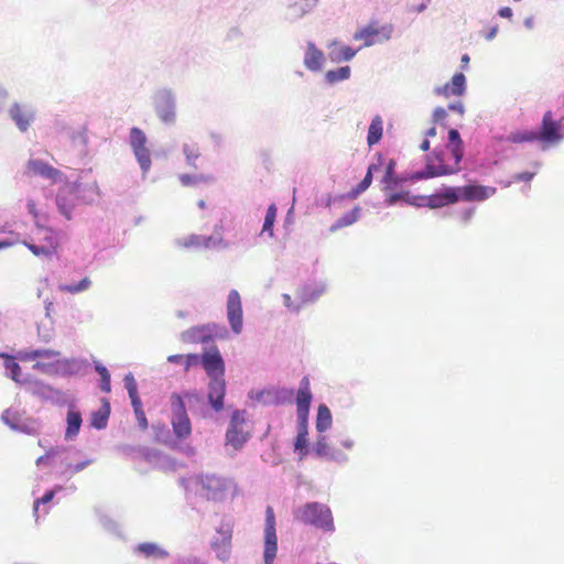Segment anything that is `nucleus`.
<instances>
[{
  "instance_id": "obj_1",
  "label": "nucleus",
  "mask_w": 564,
  "mask_h": 564,
  "mask_svg": "<svg viewBox=\"0 0 564 564\" xmlns=\"http://www.w3.org/2000/svg\"><path fill=\"white\" fill-rule=\"evenodd\" d=\"M496 187L470 183L464 186L443 185L431 195H412L410 191L388 189L384 194L383 205L392 207L397 204H405L414 207L441 208L451 204L465 202H482L496 193Z\"/></svg>"
},
{
  "instance_id": "obj_2",
  "label": "nucleus",
  "mask_w": 564,
  "mask_h": 564,
  "mask_svg": "<svg viewBox=\"0 0 564 564\" xmlns=\"http://www.w3.org/2000/svg\"><path fill=\"white\" fill-rule=\"evenodd\" d=\"M91 170H84L73 182H66L61 186L55 196V204L58 213L67 220L73 219V212L79 205H90L99 196L100 191L95 180L84 182V177L90 174Z\"/></svg>"
},
{
  "instance_id": "obj_3",
  "label": "nucleus",
  "mask_w": 564,
  "mask_h": 564,
  "mask_svg": "<svg viewBox=\"0 0 564 564\" xmlns=\"http://www.w3.org/2000/svg\"><path fill=\"white\" fill-rule=\"evenodd\" d=\"M202 367L209 379L207 384L208 404L214 412L219 413L225 408L227 384L225 360L216 345L204 348Z\"/></svg>"
},
{
  "instance_id": "obj_4",
  "label": "nucleus",
  "mask_w": 564,
  "mask_h": 564,
  "mask_svg": "<svg viewBox=\"0 0 564 564\" xmlns=\"http://www.w3.org/2000/svg\"><path fill=\"white\" fill-rule=\"evenodd\" d=\"M296 519L324 532L333 533L335 531L330 508L318 501L306 502L296 511Z\"/></svg>"
},
{
  "instance_id": "obj_5",
  "label": "nucleus",
  "mask_w": 564,
  "mask_h": 564,
  "mask_svg": "<svg viewBox=\"0 0 564 564\" xmlns=\"http://www.w3.org/2000/svg\"><path fill=\"white\" fill-rule=\"evenodd\" d=\"M7 119L21 134H26L37 120L35 105L26 100H13L4 112Z\"/></svg>"
},
{
  "instance_id": "obj_6",
  "label": "nucleus",
  "mask_w": 564,
  "mask_h": 564,
  "mask_svg": "<svg viewBox=\"0 0 564 564\" xmlns=\"http://www.w3.org/2000/svg\"><path fill=\"white\" fill-rule=\"evenodd\" d=\"M23 389L34 398H37L42 402H47L56 406H64L68 403L67 393L61 389L54 388L53 386L37 379L33 375L25 379Z\"/></svg>"
},
{
  "instance_id": "obj_7",
  "label": "nucleus",
  "mask_w": 564,
  "mask_h": 564,
  "mask_svg": "<svg viewBox=\"0 0 564 564\" xmlns=\"http://www.w3.org/2000/svg\"><path fill=\"white\" fill-rule=\"evenodd\" d=\"M313 401L311 383L308 376H304L296 390V432L297 434L308 435L310 410Z\"/></svg>"
},
{
  "instance_id": "obj_8",
  "label": "nucleus",
  "mask_w": 564,
  "mask_h": 564,
  "mask_svg": "<svg viewBox=\"0 0 564 564\" xmlns=\"http://www.w3.org/2000/svg\"><path fill=\"white\" fill-rule=\"evenodd\" d=\"M171 425L173 435L181 443L187 440L193 432L192 422L183 400L176 395L170 397Z\"/></svg>"
},
{
  "instance_id": "obj_9",
  "label": "nucleus",
  "mask_w": 564,
  "mask_h": 564,
  "mask_svg": "<svg viewBox=\"0 0 564 564\" xmlns=\"http://www.w3.org/2000/svg\"><path fill=\"white\" fill-rule=\"evenodd\" d=\"M152 106L160 121L172 126L176 121V95L169 87L156 89L152 96Z\"/></svg>"
},
{
  "instance_id": "obj_10",
  "label": "nucleus",
  "mask_w": 564,
  "mask_h": 564,
  "mask_svg": "<svg viewBox=\"0 0 564 564\" xmlns=\"http://www.w3.org/2000/svg\"><path fill=\"white\" fill-rule=\"evenodd\" d=\"M563 126L561 121L553 119L551 110L544 112L539 128L535 130L536 139L542 143V150L549 145L558 143L564 139Z\"/></svg>"
},
{
  "instance_id": "obj_11",
  "label": "nucleus",
  "mask_w": 564,
  "mask_h": 564,
  "mask_svg": "<svg viewBox=\"0 0 564 564\" xmlns=\"http://www.w3.org/2000/svg\"><path fill=\"white\" fill-rule=\"evenodd\" d=\"M147 142L148 138L142 129L138 127L130 129L129 145L143 175H145L152 166L151 152L147 147Z\"/></svg>"
},
{
  "instance_id": "obj_12",
  "label": "nucleus",
  "mask_w": 564,
  "mask_h": 564,
  "mask_svg": "<svg viewBox=\"0 0 564 564\" xmlns=\"http://www.w3.org/2000/svg\"><path fill=\"white\" fill-rule=\"evenodd\" d=\"M1 420L12 431L26 435H37L41 431V423L37 419L25 416L24 413L11 408L2 412Z\"/></svg>"
},
{
  "instance_id": "obj_13",
  "label": "nucleus",
  "mask_w": 564,
  "mask_h": 564,
  "mask_svg": "<svg viewBox=\"0 0 564 564\" xmlns=\"http://www.w3.org/2000/svg\"><path fill=\"white\" fill-rule=\"evenodd\" d=\"M197 481L205 490V497L213 501H223L226 499L228 490L232 481L228 478L217 476L215 474H203Z\"/></svg>"
},
{
  "instance_id": "obj_14",
  "label": "nucleus",
  "mask_w": 564,
  "mask_h": 564,
  "mask_svg": "<svg viewBox=\"0 0 564 564\" xmlns=\"http://www.w3.org/2000/svg\"><path fill=\"white\" fill-rule=\"evenodd\" d=\"M172 394H176L183 400L187 412L191 411L192 414H197L203 419L209 417V409H213L208 404L207 398L205 399L202 390L187 389L181 392H173Z\"/></svg>"
},
{
  "instance_id": "obj_15",
  "label": "nucleus",
  "mask_w": 564,
  "mask_h": 564,
  "mask_svg": "<svg viewBox=\"0 0 564 564\" xmlns=\"http://www.w3.org/2000/svg\"><path fill=\"white\" fill-rule=\"evenodd\" d=\"M227 318L234 334L239 335L243 327L241 297L237 290H230L226 303Z\"/></svg>"
},
{
  "instance_id": "obj_16",
  "label": "nucleus",
  "mask_w": 564,
  "mask_h": 564,
  "mask_svg": "<svg viewBox=\"0 0 564 564\" xmlns=\"http://www.w3.org/2000/svg\"><path fill=\"white\" fill-rule=\"evenodd\" d=\"M460 171V165L437 164L430 159H424V167L414 171V177L419 181L430 180L438 176L456 174Z\"/></svg>"
},
{
  "instance_id": "obj_17",
  "label": "nucleus",
  "mask_w": 564,
  "mask_h": 564,
  "mask_svg": "<svg viewBox=\"0 0 564 564\" xmlns=\"http://www.w3.org/2000/svg\"><path fill=\"white\" fill-rule=\"evenodd\" d=\"M0 359L3 360L6 377L10 378L17 384L23 388L26 382L25 379L30 378L32 375L22 372V368L18 362V354L11 355L9 352L0 351Z\"/></svg>"
},
{
  "instance_id": "obj_18",
  "label": "nucleus",
  "mask_w": 564,
  "mask_h": 564,
  "mask_svg": "<svg viewBox=\"0 0 564 564\" xmlns=\"http://www.w3.org/2000/svg\"><path fill=\"white\" fill-rule=\"evenodd\" d=\"M88 367L89 362L84 358L57 359L56 377L67 378L83 375Z\"/></svg>"
},
{
  "instance_id": "obj_19",
  "label": "nucleus",
  "mask_w": 564,
  "mask_h": 564,
  "mask_svg": "<svg viewBox=\"0 0 564 564\" xmlns=\"http://www.w3.org/2000/svg\"><path fill=\"white\" fill-rule=\"evenodd\" d=\"M278 538L275 530V516L272 507H267L264 524V551L263 554L276 555Z\"/></svg>"
},
{
  "instance_id": "obj_20",
  "label": "nucleus",
  "mask_w": 564,
  "mask_h": 564,
  "mask_svg": "<svg viewBox=\"0 0 564 564\" xmlns=\"http://www.w3.org/2000/svg\"><path fill=\"white\" fill-rule=\"evenodd\" d=\"M26 173L41 176L52 182L62 177V172L41 159H30L26 163Z\"/></svg>"
},
{
  "instance_id": "obj_21",
  "label": "nucleus",
  "mask_w": 564,
  "mask_h": 564,
  "mask_svg": "<svg viewBox=\"0 0 564 564\" xmlns=\"http://www.w3.org/2000/svg\"><path fill=\"white\" fill-rule=\"evenodd\" d=\"M318 2L319 0H300L289 3L285 9L284 19L289 22H295L311 13Z\"/></svg>"
},
{
  "instance_id": "obj_22",
  "label": "nucleus",
  "mask_w": 564,
  "mask_h": 564,
  "mask_svg": "<svg viewBox=\"0 0 564 564\" xmlns=\"http://www.w3.org/2000/svg\"><path fill=\"white\" fill-rule=\"evenodd\" d=\"M217 533L219 536L215 538L210 542V547L216 552L217 557L225 562L230 556L229 546L231 541V530L221 525L217 529Z\"/></svg>"
},
{
  "instance_id": "obj_23",
  "label": "nucleus",
  "mask_w": 564,
  "mask_h": 564,
  "mask_svg": "<svg viewBox=\"0 0 564 564\" xmlns=\"http://www.w3.org/2000/svg\"><path fill=\"white\" fill-rule=\"evenodd\" d=\"M325 55L314 42L308 41L306 43V50L304 53L303 64L310 72L317 73L324 67Z\"/></svg>"
},
{
  "instance_id": "obj_24",
  "label": "nucleus",
  "mask_w": 564,
  "mask_h": 564,
  "mask_svg": "<svg viewBox=\"0 0 564 564\" xmlns=\"http://www.w3.org/2000/svg\"><path fill=\"white\" fill-rule=\"evenodd\" d=\"M133 554L145 560H166L170 557L169 551L155 542H141L133 547Z\"/></svg>"
},
{
  "instance_id": "obj_25",
  "label": "nucleus",
  "mask_w": 564,
  "mask_h": 564,
  "mask_svg": "<svg viewBox=\"0 0 564 564\" xmlns=\"http://www.w3.org/2000/svg\"><path fill=\"white\" fill-rule=\"evenodd\" d=\"M446 150L456 165H460L464 158V142L456 128L448 129Z\"/></svg>"
},
{
  "instance_id": "obj_26",
  "label": "nucleus",
  "mask_w": 564,
  "mask_h": 564,
  "mask_svg": "<svg viewBox=\"0 0 564 564\" xmlns=\"http://www.w3.org/2000/svg\"><path fill=\"white\" fill-rule=\"evenodd\" d=\"M100 403V408L93 411L89 419L90 426L98 431L107 427L111 413L110 401L107 398H101Z\"/></svg>"
},
{
  "instance_id": "obj_27",
  "label": "nucleus",
  "mask_w": 564,
  "mask_h": 564,
  "mask_svg": "<svg viewBox=\"0 0 564 564\" xmlns=\"http://www.w3.org/2000/svg\"><path fill=\"white\" fill-rule=\"evenodd\" d=\"M326 291L325 282H311L302 285L297 291V297L302 304L313 303Z\"/></svg>"
},
{
  "instance_id": "obj_28",
  "label": "nucleus",
  "mask_w": 564,
  "mask_h": 564,
  "mask_svg": "<svg viewBox=\"0 0 564 564\" xmlns=\"http://www.w3.org/2000/svg\"><path fill=\"white\" fill-rule=\"evenodd\" d=\"M83 424L82 413L75 409L74 404L68 405V411L66 414V431H65V440L73 441L79 434L80 427Z\"/></svg>"
},
{
  "instance_id": "obj_29",
  "label": "nucleus",
  "mask_w": 564,
  "mask_h": 564,
  "mask_svg": "<svg viewBox=\"0 0 564 564\" xmlns=\"http://www.w3.org/2000/svg\"><path fill=\"white\" fill-rule=\"evenodd\" d=\"M151 427L156 443L163 444L172 449L178 447V443L181 442L175 438L173 430L171 431L165 423H153Z\"/></svg>"
},
{
  "instance_id": "obj_30",
  "label": "nucleus",
  "mask_w": 564,
  "mask_h": 564,
  "mask_svg": "<svg viewBox=\"0 0 564 564\" xmlns=\"http://www.w3.org/2000/svg\"><path fill=\"white\" fill-rule=\"evenodd\" d=\"M416 182L419 180L414 177V172L397 173L381 184V191L398 189Z\"/></svg>"
},
{
  "instance_id": "obj_31",
  "label": "nucleus",
  "mask_w": 564,
  "mask_h": 564,
  "mask_svg": "<svg viewBox=\"0 0 564 564\" xmlns=\"http://www.w3.org/2000/svg\"><path fill=\"white\" fill-rule=\"evenodd\" d=\"M70 140L73 147L77 150L78 156L82 159L88 156V134H87V128L84 126L78 130H74L70 133Z\"/></svg>"
},
{
  "instance_id": "obj_32",
  "label": "nucleus",
  "mask_w": 564,
  "mask_h": 564,
  "mask_svg": "<svg viewBox=\"0 0 564 564\" xmlns=\"http://www.w3.org/2000/svg\"><path fill=\"white\" fill-rule=\"evenodd\" d=\"M61 355V351L48 349V348H37V349H23L18 351V358L21 361H30L36 360L39 358H55Z\"/></svg>"
},
{
  "instance_id": "obj_33",
  "label": "nucleus",
  "mask_w": 564,
  "mask_h": 564,
  "mask_svg": "<svg viewBox=\"0 0 564 564\" xmlns=\"http://www.w3.org/2000/svg\"><path fill=\"white\" fill-rule=\"evenodd\" d=\"M249 433H245L241 427L228 426L226 431V443L236 451H240L249 441Z\"/></svg>"
},
{
  "instance_id": "obj_34",
  "label": "nucleus",
  "mask_w": 564,
  "mask_h": 564,
  "mask_svg": "<svg viewBox=\"0 0 564 564\" xmlns=\"http://www.w3.org/2000/svg\"><path fill=\"white\" fill-rule=\"evenodd\" d=\"M333 416L329 408L325 403H321L317 408L315 427L318 433H325L332 427Z\"/></svg>"
},
{
  "instance_id": "obj_35",
  "label": "nucleus",
  "mask_w": 564,
  "mask_h": 564,
  "mask_svg": "<svg viewBox=\"0 0 564 564\" xmlns=\"http://www.w3.org/2000/svg\"><path fill=\"white\" fill-rule=\"evenodd\" d=\"M351 76V68L348 65L339 66L335 69H329L324 75V82L329 85L334 86L340 82L348 80Z\"/></svg>"
},
{
  "instance_id": "obj_36",
  "label": "nucleus",
  "mask_w": 564,
  "mask_h": 564,
  "mask_svg": "<svg viewBox=\"0 0 564 564\" xmlns=\"http://www.w3.org/2000/svg\"><path fill=\"white\" fill-rule=\"evenodd\" d=\"M373 177L371 174L366 173L364 178L354 186L348 193L336 195L335 200H345V199H356L358 198L362 193H365L370 185L372 184Z\"/></svg>"
},
{
  "instance_id": "obj_37",
  "label": "nucleus",
  "mask_w": 564,
  "mask_h": 564,
  "mask_svg": "<svg viewBox=\"0 0 564 564\" xmlns=\"http://www.w3.org/2000/svg\"><path fill=\"white\" fill-rule=\"evenodd\" d=\"M36 228L39 234H43L42 240L45 242V246L50 247L52 252L55 253L59 245V232L40 221H36Z\"/></svg>"
},
{
  "instance_id": "obj_38",
  "label": "nucleus",
  "mask_w": 564,
  "mask_h": 564,
  "mask_svg": "<svg viewBox=\"0 0 564 564\" xmlns=\"http://www.w3.org/2000/svg\"><path fill=\"white\" fill-rule=\"evenodd\" d=\"M361 216V208L359 206H355L343 216H340L330 227L329 230L332 232L339 230L344 227L350 226L355 224Z\"/></svg>"
},
{
  "instance_id": "obj_39",
  "label": "nucleus",
  "mask_w": 564,
  "mask_h": 564,
  "mask_svg": "<svg viewBox=\"0 0 564 564\" xmlns=\"http://www.w3.org/2000/svg\"><path fill=\"white\" fill-rule=\"evenodd\" d=\"M212 339V335L207 334L205 326L192 327L182 333V340L185 343H207Z\"/></svg>"
},
{
  "instance_id": "obj_40",
  "label": "nucleus",
  "mask_w": 564,
  "mask_h": 564,
  "mask_svg": "<svg viewBox=\"0 0 564 564\" xmlns=\"http://www.w3.org/2000/svg\"><path fill=\"white\" fill-rule=\"evenodd\" d=\"M383 134V123L380 116H375L370 122L367 134V143L373 147L380 142Z\"/></svg>"
},
{
  "instance_id": "obj_41",
  "label": "nucleus",
  "mask_w": 564,
  "mask_h": 564,
  "mask_svg": "<svg viewBox=\"0 0 564 564\" xmlns=\"http://www.w3.org/2000/svg\"><path fill=\"white\" fill-rule=\"evenodd\" d=\"M357 52L358 50L349 45H343L339 50H332L328 53V57L333 63L339 64L351 61L356 56Z\"/></svg>"
},
{
  "instance_id": "obj_42",
  "label": "nucleus",
  "mask_w": 564,
  "mask_h": 564,
  "mask_svg": "<svg viewBox=\"0 0 564 564\" xmlns=\"http://www.w3.org/2000/svg\"><path fill=\"white\" fill-rule=\"evenodd\" d=\"M64 487L62 485H56L52 489L46 490L41 498L34 500L33 516L35 517V521H37L40 518V506L47 505L48 502H51L54 499L55 495L62 491Z\"/></svg>"
},
{
  "instance_id": "obj_43",
  "label": "nucleus",
  "mask_w": 564,
  "mask_h": 564,
  "mask_svg": "<svg viewBox=\"0 0 564 564\" xmlns=\"http://www.w3.org/2000/svg\"><path fill=\"white\" fill-rule=\"evenodd\" d=\"M91 285V280L88 276L83 278L79 282L76 283H61L58 284V290L61 292L78 294L84 291H87Z\"/></svg>"
},
{
  "instance_id": "obj_44",
  "label": "nucleus",
  "mask_w": 564,
  "mask_h": 564,
  "mask_svg": "<svg viewBox=\"0 0 564 564\" xmlns=\"http://www.w3.org/2000/svg\"><path fill=\"white\" fill-rule=\"evenodd\" d=\"M271 395L273 405H282L295 401L296 393L292 388H279Z\"/></svg>"
},
{
  "instance_id": "obj_45",
  "label": "nucleus",
  "mask_w": 564,
  "mask_h": 564,
  "mask_svg": "<svg viewBox=\"0 0 564 564\" xmlns=\"http://www.w3.org/2000/svg\"><path fill=\"white\" fill-rule=\"evenodd\" d=\"M449 84V90L451 95L453 96H464L466 93L467 84H466V76L463 73H455L451 79Z\"/></svg>"
},
{
  "instance_id": "obj_46",
  "label": "nucleus",
  "mask_w": 564,
  "mask_h": 564,
  "mask_svg": "<svg viewBox=\"0 0 564 564\" xmlns=\"http://www.w3.org/2000/svg\"><path fill=\"white\" fill-rule=\"evenodd\" d=\"M278 208L275 204H270L267 208V213L264 216V221L262 225V234H268L270 238L274 236V223L276 219Z\"/></svg>"
},
{
  "instance_id": "obj_47",
  "label": "nucleus",
  "mask_w": 564,
  "mask_h": 564,
  "mask_svg": "<svg viewBox=\"0 0 564 564\" xmlns=\"http://www.w3.org/2000/svg\"><path fill=\"white\" fill-rule=\"evenodd\" d=\"M506 141L511 143H523L538 141L535 130H521L509 133Z\"/></svg>"
},
{
  "instance_id": "obj_48",
  "label": "nucleus",
  "mask_w": 564,
  "mask_h": 564,
  "mask_svg": "<svg viewBox=\"0 0 564 564\" xmlns=\"http://www.w3.org/2000/svg\"><path fill=\"white\" fill-rule=\"evenodd\" d=\"M93 463V459H85L77 464H70L64 459L61 460V464L65 465V469L61 471V476L66 479L72 478L75 474L80 473L86 467H88Z\"/></svg>"
},
{
  "instance_id": "obj_49",
  "label": "nucleus",
  "mask_w": 564,
  "mask_h": 564,
  "mask_svg": "<svg viewBox=\"0 0 564 564\" xmlns=\"http://www.w3.org/2000/svg\"><path fill=\"white\" fill-rule=\"evenodd\" d=\"M186 164L191 167L197 169L196 161L200 156L199 148L196 143H184L182 147Z\"/></svg>"
},
{
  "instance_id": "obj_50",
  "label": "nucleus",
  "mask_w": 564,
  "mask_h": 564,
  "mask_svg": "<svg viewBox=\"0 0 564 564\" xmlns=\"http://www.w3.org/2000/svg\"><path fill=\"white\" fill-rule=\"evenodd\" d=\"M293 449L299 454L300 460L304 459L310 452L308 435L296 434L293 441Z\"/></svg>"
},
{
  "instance_id": "obj_51",
  "label": "nucleus",
  "mask_w": 564,
  "mask_h": 564,
  "mask_svg": "<svg viewBox=\"0 0 564 564\" xmlns=\"http://www.w3.org/2000/svg\"><path fill=\"white\" fill-rule=\"evenodd\" d=\"M377 31L372 25H367L354 34L355 40H364V46H372L377 43Z\"/></svg>"
},
{
  "instance_id": "obj_52",
  "label": "nucleus",
  "mask_w": 564,
  "mask_h": 564,
  "mask_svg": "<svg viewBox=\"0 0 564 564\" xmlns=\"http://www.w3.org/2000/svg\"><path fill=\"white\" fill-rule=\"evenodd\" d=\"M203 248L205 249H227L229 242L225 241L221 236L210 235L203 236Z\"/></svg>"
},
{
  "instance_id": "obj_53",
  "label": "nucleus",
  "mask_w": 564,
  "mask_h": 564,
  "mask_svg": "<svg viewBox=\"0 0 564 564\" xmlns=\"http://www.w3.org/2000/svg\"><path fill=\"white\" fill-rule=\"evenodd\" d=\"M99 522L107 532H109L118 538L123 536L119 523L116 520H113L112 518H110L109 516H107V514L100 516Z\"/></svg>"
},
{
  "instance_id": "obj_54",
  "label": "nucleus",
  "mask_w": 564,
  "mask_h": 564,
  "mask_svg": "<svg viewBox=\"0 0 564 564\" xmlns=\"http://www.w3.org/2000/svg\"><path fill=\"white\" fill-rule=\"evenodd\" d=\"M23 245L35 256V257H43V258H52L54 254L50 247H46L45 245H36L31 240H23Z\"/></svg>"
},
{
  "instance_id": "obj_55",
  "label": "nucleus",
  "mask_w": 564,
  "mask_h": 564,
  "mask_svg": "<svg viewBox=\"0 0 564 564\" xmlns=\"http://www.w3.org/2000/svg\"><path fill=\"white\" fill-rule=\"evenodd\" d=\"M210 177L204 174H180L178 180L185 187L196 186L199 183L207 182Z\"/></svg>"
},
{
  "instance_id": "obj_56",
  "label": "nucleus",
  "mask_w": 564,
  "mask_h": 564,
  "mask_svg": "<svg viewBox=\"0 0 564 564\" xmlns=\"http://www.w3.org/2000/svg\"><path fill=\"white\" fill-rule=\"evenodd\" d=\"M127 452H138L142 455V457L147 460V462H152L153 459H156L161 456V452L159 449H155V448H150V447H147V446H138V447H134V446H126L124 448Z\"/></svg>"
},
{
  "instance_id": "obj_57",
  "label": "nucleus",
  "mask_w": 564,
  "mask_h": 564,
  "mask_svg": "<svg viewBox=\"0 0 564 564\" xmlns=\"http://www.w3.org/2000/svg\"><path fill=\"white\" fill-rule=\"evenodd\" d=\"M330 448L327 444L326 436L319 435L313 446V453L318 458L328 457Z\"/></svg>"
},
{
  "instance_id": "obj_58",
  "label": "nucleus",
  "mask_w": 564,
  "mask_h": 564,
  "mask_svg": "<svg viewBox=\"0 0 564 564\" xmlns=\"http://www.w3.org/2000/svg\"><path fill=\"white\" fill-rule=\"evenodd\" d=\"M176 245L183 248H203V235H189L186 238L177 239Z\"/></svg>"
},
{
  "instance_id": "obj_59",
  "label": "nucleus",
  "mask_w": 564,
  "mask_h": 564,
  "mask_svg": "<svg viewBox=\"0 0 564 564\" xmlns=\"http://www.w3.org/2000/svg\"><path fill=\"white\" fill-rule=\"evenodd\" d=\"M64 453H66V447L64 446L51 447L44 455L36 459V465L41 466L50 459L61 457Z\"/></svg>"
},
{
  "instance_id": "obj_60",
  "label": "nucleus",
  "mask_w": 564,
  "mask_h": 564,
  "mask_svg": "<svg viewBox=\"0 0 564 564\" xmlns=\"http://www.w3.org/2000/svg\"><path fill=\"white\" fill-rule=\"evenodd\" d=\"M56 368H57V360L52 361V362L36 361L32 366L33 370H36L44 375L53 376V377H56Z\"/></svg>"
},
{
  "instance_id": "obj_61",
  "label": "nucleus",
  "mask_w": 564,
  "mask_h": 564,
  "mask_svg": "<svg viewBox=\"0 0 564 564\" xmlns=\"http://www.w3.org/2000/svg\"><path fill=\"white\" fill-rule=\"evenodd\" d=\"M382 167H383V154L380 152H377L373 155L372 161L368 165L366 173L371 174V176L373 177L375 173L379 172Z\"/></svg>"
},
{
  "instance_id": "obj_62",
  "label": "nucleus",
  "mask_w": 564,
  "mask_h": 564,
  "mask_svg": "<svg viewBox=\"0 0 564 564\" xmlns=\"http://www.w3.org/2000/svg\"><path fill=\"white\" fill-rule=\"evenodd\" d=\"M445 149L442 147H435L431 153H427L424 155V159H430L433 162H436L437 164H446L445 163Z\"/></svg>"
},
{
  "instance_id": "obj_63",
  "label": "nucleus",
  "mask_w": 564,
  "mask_h": 564,
  "mask_svg": "<svg viewBox=\"0 0 564 564\" xmlns=\"http://www.w3.org/2000/svg\"><path fill=\"white\" fill-rule=\"evenodd\" d=\"M383 175L380 178V184L386 182L392 175L397 174V161L394 159H389L387 162L383 161Z\"/></svg>"
},
{
  "instance_id": "obj_64",
  "label": "nucleus",
  "mask_w": 564,
  "mask_h": 564,
  "mask_svg": "<svg viewBox=\"0 0 564 564\" xmlns=\"http://www.w3.org/2000/svg\"><path fill=\"white\" fill-rule=\"evenodd\" d=\"M202 357H203V352L202 354L184 355L183 365H184L185 371H188L192 367H195L198 365L202 366Z\"/></svg>"
}]
</instances>
